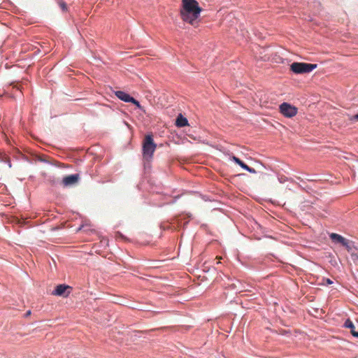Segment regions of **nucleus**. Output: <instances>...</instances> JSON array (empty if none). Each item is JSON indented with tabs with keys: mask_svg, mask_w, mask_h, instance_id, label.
Wrapping results in <instances>:
<instances>
[{
	"mask_svg": "<svg viewBox=\"0 0 358 358\" xmlns=\"http://www.w3.org/2000/svg\"><path fill=\"white\" fill-rule=\"evenodd\" d=\"M201 8L196 0H182L181 19L187 23L195 25L200 17Z\"/></svg>",
	"mask_w": 358,
	"mask_h": 358,
	"instance_id": "f257e3e1",
	"label": "nucleus"
},
{
	"mask_svg": "<svg viewBox=\"0 0 358 358\" xmlns=\"http://www.w3.org/2000/svg\"><path fill=\"white\" fill-rule=\"evenodd\" d=\"M317 67L316 64H310L304 62H293L290 65V70L296 74L308 73Z\"/></svg>",
	"mask_w": 358,
	"mask_h": 358,
	"instance_id": "f03ea898",
	"label": "nucleus"
},
{
	"mask_svg": "<svg viewBox=\"0 0 358 358\" xmlns=\"http://www.w3.org/2000/svg\"><path fill=\"white\" fill-rule=\"evenodd\" d=\"M156 147L152 136L151 135L146 136L143 143V155L145 159L149 160L152 157Z\"/></svg>",
	"mask_w": 358,
	"mask_h": 358,
	"instance_id": "7ed1b4c3",
	"label": "nucleus"
},
{
	"mask_svg": "<svg viewBox=\"0 0 358 358\" xmlns=\"http://www.w3.org/2000/svg\"><path fill=\"white\" fill-rule=\"evenodd\" d=\"M280 113L286 117H292L297 113V108L286 102L280 105Z\"/></svg>",
	"mask_w": 358,
	"mask_h": 358,
	"instance_id": "20e7f679",
	"label": "nucleus"
},
{
	"mask_svg": "<svg viewBox=\"0 0 358 358\" xmlns=\"http://www.w3.org/2000/svg\"><path fill=\"white\" fill-rule=\"evenodd\" d=\"M79 180L78 174H71L63 178L62 183L64 186H71L76 184Z\"/></svg>",
	"mask_w": 358,
	"mask_h": 358,
	"instance_id": "39448f33",
	"label": "nucleus"
},
{
	"mask_svg": "<svg viewBox=\"0 0 358 358\" xmlns=\"http://www.w3.org/2000/svg\"><path fill=\"white\" fill-rule=\"evenodd\" d=\"M233 161L236 164H238L242 169H243L244 170L248 171L249 173H256L257 171H256V170L255 169L248 166L245 162H243L242 160H241L237 157L234 156L233 157Z\"/></svg>",
	"mask_w": 358,
	"mask_h": 358,
	"instance_id": "423d86ee",
	"label": "nucleus"
},
{
	"mask_svg": "<svg viewBox=\"0 0 358 358\" xmlns=\"http://www.w3.org/2000/svg\"><path fill=\"white\" fill-rule=\"evenodd\" d=\"M115 94L119 99L125 103H130L132 99V96H131L129 94L120 90L115 91Z\"/></svg>",
	"mask_w": 358,
	"mask_h": 358,
	"instance_id": "0eeeda50",
	"label": "nucleus"
},
{
	"mask_svg": "<svg viewBox=\"0 0 358 358\" xmlns=\"http://www.w3.org/2000/svg\"><path fill=\"white\" fill-rule=\"evenodd\" d=\"M69 288H71L69 286L64 284L58 285L52 292V294L56 296H64L66 290Z\"/></svg>",
	"mask_w": 358,
	"mask_h": 358,
	"instance_id": "6e6552de",
	"label": "nucleus"
},
{
	"mask_svg": "<svg viewBox=\"0 0 358 358\" xmlns=\"http://www.w3.org/2000/svg\"><path fill=\"white\" fill-rule=\"evenodd\" d=\"M176 125L178 127H183L188 125V120L181 113L176 117Z\"/></svg>",
	"mask_w": 358,
	"mask_h": 358,
	"instance_id": "1a4fd4ad",
	"label": "nucleus"
},
{
	"mask_svg": "<svg viewBox=\"0 0 358 358\" xmlns=\"http://www.w3.org/2000/svg\"><path fill=\"white\" fill-rule=\"evenodd\" d=\"M329 236L332 241L335 243H339L342 245L345 242V238L340 234L331 233Z\"/></svg>",
	"mask_w": 358,
	"mask_h": 358,
	"instance_id": "9d476101",
	"label": "nucleus"
},
{
	"mask_svg": "<svg viewBox=\"0 0 358 358\" xmlns=\"http://www.w3.org/2000/svg\"><path fill=\"white\" fill-rule=\"evenodd\" d=\"M343 327L345 328L350 329V331H355V324H353V322H352V320L350 319H347L345 321V322L343 324Z\"/></svg>",
	"mask_w": 358,
	"mask_h": 358,
	"instance_id": "9b49d317",
	"label": "nucleus"
},
{
	"mask_svg": "<svg viewBox=\"0 0 358 358\" xmlns=\"http://www.w3.org/2000/svg\"><path fill=\"white\" fill-rule=\"evenodd\" d=\"M0 162L8 164L10 168L12 166L10 158L6 154L0 155Z\"/></svg>",
	"mask_w": 358,
	"mask_h": 358,
	"instance_id": "f8f14e48",
	"label": "nucleus"
},
{
	"mask_svg": "<svg viewBox=\"0 0 358 358\" xmlns=\"http://www.w3.org/2000/svg\"><path fill=\"white\" fill-rule=\"evenodd\" d=\"M343 246H344L348 252H350L352 249L353 244L352 243L350 242L348 239H345V242L342 244Z\"/></svg>",
	"mask_w": 358,
	"mask_h": 358,
	"instance_id": "ddd939ff",
	"label": "nucleus"
},
{
	"mask_svg": "<svg viewBox=\"0 0 358 358\" xmlns=\"http://www.w3.org/2000/svg\"><path fill=\"white\" fill-rule=\"evenodd\" d=\"M57 3L63 11H65L67 10V5L64 1L57 0Z\"/></svg>",
	"mask_w": 358,
	"mask_h": 358,
	"instance_id": "4468645a",
	"label": "nucleus"
},
{
	"mask_svg": "<svg viewBox=\"0 0 358 358\" xmlns=\"http://www.w3.org/2000/svg\"><path fill=\"white\" fill-rule=\"evenodd\" d=\"M130 103L135 105L138 108H139L141 110L142 109V106H141L140 102L138 100H136V99H134V97H132Z\"/></svg>",
	"mask_w": 358,
	"mask_h": 358,
	"instance_id": "2eb2a0df",
	"label": "nucleus"
},
{
	"mask_svg": "<svg viewBox=\"0 0 358 358\" xmlns=\"http://www.w3.org/2000/svg\"><path fill=\"white\" fill-rule=\"evenodd\" d=\"M180 197V195L175 196L173 197V199L171 201L167 202L168 204H173L175 203L178 199Z\"/></svg>",
	"mask_w": 358,
	"mask_h": 358,
	"instance_id": "dca6fc26",
	"label": "nucleus"
},
{
	"mask_svg": "<svg viewBox=\"0 0 358 358\" xmlns=\"http://www.w3.org/2000/svg\"><path fill=\"white\" fill-rule=\"evenodd\" d=\"M349 120L350 122H355V121L358 122V114L350 116L349 117Z\"/></svg>",
	"mask_w": 358,
	"mask_h": 358,
	"instance_id": "f3484780",
	"label": "nucleus"
},
{
	"mask_svg": "<svg viewBox=\"0 0 358 358\" xmlns=\"http://www.w3.org/2000/svg\"><path fill=\"white\" fill-rule=\"evenodd\" d=\"M278 179L280 183H284L285 182H286L287 180V178L284 176H278Z\"/></svg>",
	"mask_w": 358,
	"mask_h": 358,
	"instance_id": "a211bd4d",
	"label": "nucleus"
},
{
	"mask_svg": "<svg viewBox=\"0 0 358 358\" xmlns=\"http://www.w3.org/2000/svg\"><path fill=\"white\" fill-rule=\"evenodd\" d=\"M38 160L39 162H43V163H45V164H48V163H49V162H48L47 159H45L43 158L42 157H39L38 158Z\"/></svg>",
	"mask_w": 358,
	"mask_h": 358,
	"instance_id": "6ab92c4d",
	"label": "nucleus"
},
{
	"mask_svg": "<svg viewBox=\"0 0 358 358\" xmlns=\"http://www.w3.org/2000/svg\"><path fill=\"white\" fill-rule=\"evenodd\" d=\"M324 280L326 282V284L328 285L333 284V281L329 278H326V279H324Z\"/></svg>",
	"mask_w": 358,
	"mask_h": 358,
	"instance_id": "aec40b11",
	"label": "nucleus"
},
{
	"mask_svg": "<svg viewBox=\"0 0 358 358\" xmlns=\"http://www.w3.org/2000/svg\"><path fill=\"white\" fill-rule=\"evenodd\" d=\"M351 334L354 337L358 338V331H351Z\"/></svg>",
	"mask_w": 358,
	"mask_h": 358,
	"instance_id": "412c9836",
	"label": "nucleus"
},
{
	"mask_svg": "<svg viewBox=\"0 0 358 358\" xmlns=\"http://www.w3.org/2000/svg\"><path fill=\"white\" fill-rule=\"evenodd\" d=\"M30 315H31V310H27V311L26 312V313L24 314V317H27L29 316Z\"/></svg>",
	"mask_w": 358,
	"mask_h": 358,
	"instance_id": "4be33fe9",
	"label": "nucleus"
}]
</instances>
